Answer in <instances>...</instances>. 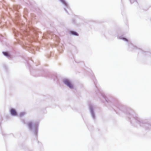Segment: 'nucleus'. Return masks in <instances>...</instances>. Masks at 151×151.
Here are the masks:
<instances>
[{
  "label": "nucleus",
  "mask_w": 151,
  "mask_h": 151,
  "mask_svg": "<svg viewBox=\"0 0 151 151\" xmlns=\"http://www.w3.org/2000/svg\"><path fill=\"white\" fill-rule=\"evenodd\" d=\"M125 40L127 41H128V40L126 39H125Z\"/></svg>",
  "instance_id": "6e6552de"
},
{
  "label": "nucleus",
  "mask_w": 151,
  "mask_h": 151,
  "mask_svg": "<svg viewBox=\"0 0 151 151\" xmlns=\"http://www.w3.org/2000/svg\"><path fill=\"white\" fill-rule=\"evenodd\" d=\"M10 112L12 115L14 116H17V113L15 109H12L10 110Z\"/></svg>",
  "instance_id": "f03ea898"
},
{
  "label": "nucleus",
  "mask_w": 151,
  "mask_h": 151,
  "mask_svg": "<svg viewBox=\"0 0 151 151\" xmlns=\"http://www.w3.org/2000/svg\"><path fill=\"white\" fill-rule=\"evenodd\" d=\"M61 2H62L63 4H66V3L64 0H60Z\"/></svg>",
  "instance_id": "39448f33"
},
{
  "label": "nucleus",
  "mask_w": 151,
  "mask_h": 151,
  "mask_svg": "<svg viewBox=\"0 0 151 151\" xmlns=\"http://www.w3.org/2000/svg\"><path fill=\"white\" fill-rule=\"evenodd\" d=\"M71 33L72 34H74V35H78L77 34L76 32H71Z\"/></svg>",
  "instance_id": "423d86ee"
},
{
  "label": "nucleus",
  "mask_w": 151,
  "mask_h": 151,
  "mask_svg": "<svg viewBox=\"0 0 151 151\" xmlns=\"http://www.w3.org/2000/svg\"><path fill=\"white\" fill-rule=\"evenodd\" d=\"M3 54L5 56H7V57H9L10 55L9 54L6 52H3Z\"/></svg>",
  "instance_id": "7ed1b4c3"
},
{
  "label": "nucleus",
  "mask_w": 151,
  "mask_h": 151,
  "mask_svg": "<svg viewBox=\"0 0 151 151\" xmlns=\"http://www.w3.org/2000/svg\"><path fill=\"white\" fill-rule=\"evenodd\" d=\"M24 113H21V114H20V115H24Z\"/></svg>",
  "instance_id": "0eeeda50"
},
{
  "label": "nucleus",
  "mask_w": 151,
  "mask_h": 151,
  "mask_svg": "<svg viewBox=\"0 0 151 151\" xmlns=\"http://www.w3.org/2000/svg\"><path fill=\"white\" fill-rule=\"evenodd\" d=\"M28 125L30 128H32V123L31 122H29V123H28Z\"/></svg>",
  "instance_id": "20e7f679"
},
{
  "label": "nucleus",
  "mask_w": 151,
  "mask_h": 151,
  "mask_svg": "<svg viewBox=\"0 0 151 151\" xmlns=\"http://www.w3.org/2000/svg\"><path fill=\"white\" fill-rule=\"evenodd\" d=\"M64 83L68 86L70 88H72L73 86L70 82L67 79H65L63 80Z\"/></svg>",
  "instance_id": "f257e3e1"
}]
</instances>
